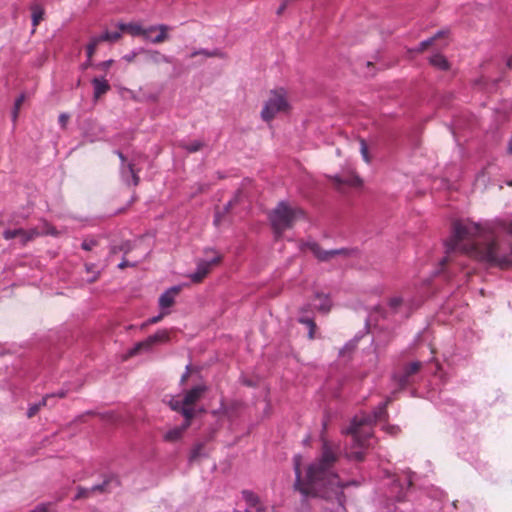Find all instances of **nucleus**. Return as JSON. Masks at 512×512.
<instances>
[{"instance_id":"nucleus-1","label":"nucleus","mask_w":512,"mask_h":512,"mask_svg":"<svg viewBox=\"0 0 512 512\" xmlns=\"http://www.w3.org/2000/svg\"><path fill=\"white\" fill-rule=\"evenodd\" d=\"M445 246L448 253L458 251L491 266L512 268V219H457Z\"/></svg>"},{"instance_id":"nucleus-2","label":"nucleus","mask_w":512,"mask_h":512,"mask_svg":"<svg viewBox=\"0 0 512 512\" xmlns=\"http://www.w3.org/2000/svg\"><path fill=\"white\" fill-rule=\"evenodd\" d=\"M339 447L322 437L320 457L309 465L305 480L301 479L302 456H294L296 475L295 488L305 496L320 497L333 502L335 507L331 512H346L343 488L358 485L357 481H342L333 471L338 459Z\"/></svg>"},{"instance_id":"nucleus-3","label":"nucleus","mask_w":512,"mask_h":512,"mask_svg":"<svg viewBox=\"0 0 512 512\" xmlns=\"http://www.w3.org/2000/svg\"><path fill=\"white\" fill-rule=\"evenodd\" d=\"M390 398L380 403L371 413H360L354 416L350 426L343 432L352 436V445L346 450L350 460L362 461L364 450L370 445L373 424L387 415L386 407Z\"/></svg>"},{"instance_id":"nucleus-4","label":"nucleus","mask_w":512,"mask_h":512,"mask_svg":"<svg viewBox=\"0 0 512 512\" xmlns=\"http://www.w3.org/2000/svg\"><path fill=\"white\" fill-rule=\"evenodd\" d=\"M303 211L298 207H292L285 201H280L269 213V220L277 238L283 232L291 228L294 222L303 217Z\"/></svg>"},{"instance_id":"nucleus-5","label":"nucleus","mask_w":512,"mask_h":512,"mask_svg":"<svg viewBox=\"0 0 512 512\" xmlns=\"http://www.w3.org/2000/svg\"><path fill=\"white\" fill-rule=\"evenodd\" d=\"M287 108L288 102L285 91L283 89L272 91L261 111V117L264 121H270L277 113L285 111Z\"/></svg>"},{"instance_id":"nucleus-6","label":"nucleus","mask_w":512,"mask_h":512,"mask_svg":"<svg viewBox=\"0 0 512 512\" xmlns=\"http://www.w3.org/2000/svg\"><path fill=\"white\" fill-rule=\"evenodd\" d=\"M213 253V256L206 259H198L196 261V270L189 274L188 277L193 283H200L212 270V267L220 263L221 255L213 249H205V253Z\"/></svg>"},{"instance_id":"nucleus-7","label":"nucleus","mask_w":512,"mask_h":512,"mask_svg":"<svg viewBox=\"0 0 512 512\" xmlns=\"http://www.w3.org/2000/svg\"><path fill=\"white\" fill-rule=\"evenodd\" d=\"M169 341V332L167 330H158L155 334L150 335L145 340L135 344L130 350V355H136L141 351H150L156 344L166 343Z\"/></svg>"},{"instance_id":"nucleus-8","label":"nucleus","mask_w":512,"mask_h":512,"mask_svg":"<svg viewBox=\"0 0 512 512\" xmlns=\"http://www.w3.org/2000/svg\"><path fill=\"white\" fill-rule=\"evenodd\" d=\"M243 500L246 502L244 511L235 510L233 512H275L274 507H266L262 504L259 496L251 490H243L241 492Z\"/></svg>"},{"instance_id":"nucleus-9","label":"nucleus","mask_w":512,"mask_h":512,"mask_svg":"<svg viewBox=\"0 0 512 512\" xmlns=\"http://www.w3.org/2000/svg\"><path fill=\"white\" fill-rule=\"evenodd\" d=\"M309 249L311 252L320 260V261H328L332 259L335 256L341 255V256H350L355 251L347 248H341V249H332V250H322L320 246L317 243H309L308 244Z\"/></svg>"},{"instance_id":"nucleus-10","label":"nucleus","mask_w":512,"mask_h":512,"mask_svg":"<svg viewBox=\"0 0 512 512\" xmlns=\"http://www.w3.org/2000/svg\"><path fill=\"white\" fill-rule=\"evenodd\" d=\"M112 483L117 485L118 481L114 477H108L101 484L94 485L91 488L78 487L75 499L88 498L94 493L108 492Z\"/></svg>"},{"instance_id":"nucleus-11","label":"nucleus","mask_w":512,"mask_h":512,"mask_svg":"<svg viewBox=\"0 0 512 512\" xmlns=\"http://www.w3.org/2000/svg\"><path fill=\"white\" fill-rule=\"evenodd\" d=\"M170 30L171 27L166 24L150 25L148 26V36L146 37V41L153 44L162 43L169 38L168 32Z\"/></svg>"},{"instance_id":"nucleus-12","label":"nucleus","mask_w":512,"mask_h":512,"mask_svg":"<svg viewBox=\"0 0 512 512\" xmlns=\"http://www.w3.org/2000/svg\"><path fill=\"white\" fill-rule=\"evenodd\" d=\"M422 366V362L414 361L406 365L403 372L395 375L394 378L400 387H405L410 382V377L417 373Z\"/></svg>"},{"instance_id":"nucleus-13","label":"nucleus","mask_w":512,"mask_h":512,"mask_svg":"<svg viewBox=\"0 0 512 512\" xmlns=\"http://www.w3.org/2000/svg\"><path fill=\"white\" fill-rule=\"evenodd\" d=\"M181 286H172L164 291L158 300L160 310L169 311V308L174 304L175 297L180 292Z\"/></svg>"},{"instance_id":"nucleus-14","label":"nucleus","mask_w":512,"mask_h":512,"mask_svg":"<svg viewBox=\"0 0 512 512\" xmlns=\"http://www.w3.org/2000/svg\"><path fill=\"white\" fill-rule=\"evenodd\" d=\"M118 27L120 31L127 32L133 37L142 36L145 40L148 36V27H143L138 22H130V23H118Z\"/></svg>"},{"instance_id":"nucleus-15","label":"nucleus","mask_w":512,"mask_h":512,"mask_svg":"<svg viewBox=\"0 0 512 512\" xmlns=\"http://www.w3.org/2000/svg\"><path fill=\"white\" fill-rule=\"evenodd\" d=\"M94 99H99L110 90V84L104 77H95L92 79Z\"/></svg>"},{"instance_id":"nucleus-16","label":"nucleus","mask_w":512,"mask_h":512,"mask_svg":"<svg viewBox=\"0 0 512 512\" xmlns=\"http://www.w3.org/2000/svg\"><path fill=\"white\" fill-rule=\"evenodd\" d=\"M30 10H31V20H32V26H33L32 33H34L36 30V27L44 19L45 9L41 4L35 2L30 5Z\"/></svg>"},{"instance_id":"nucleus-17","label":"nucleus","mask_w":512,"mask_h":512,"mask_svg":"<svg viewBox=\"0 0 512 512\" xmlns=\"http://www.w3.org/2000/svg\"><path fill=\"white\" fill-rule=\"evenodd\" d=\"M206 387L204 385H197L186 392V394L183 397L184 404L186 405H193L196 403L203 393L205 392Z\"/></svg>"},{"instance_id":"nucleus-18","label":"nucleus","mask_w":512,"mask_h":512,"mask_svg":"<svg viewBox=\"0 0 512 512\" xmlns=\"http://www.w3.org/2000/svg\"><path fill=\"white\" fill-rule=\"evenodd\" d=\"M55 395H57L58 397L62 398V397L65 396V392L60 391L57 394L46 395L38 403L29 405L28 410H27V417L28 418H32L33 416H35L42 406H46L47 405L49 398H51V397H53Z\"/></svg>"},{"instance_id":"nucleus-19","label":"nucleus","mask_w":512,"mask_h":512,"mask_svg":"<svg viewBox=\"0 0 512 512\" xmlns=\"http://www.w3.org/2000/svg\"><path fill=\"white\" fill-rule=\"evenodd\" d=\"M121 177H122L123 181L128 185L132 184V185L136 186L139 183V176L134 171L131 164H128L126 167H124V166L122 167Z\"/></svg>"},{"instance_id":"nucleus-20","label":"nucleus","mask_w":512,"mask_h":512,"mask_svg":"<svg viewBox=\"0 0 512 512\" xmlns=\"http://www.w3.org/2000/svg\"><path fill=\"white\" fill-rule=\"evenodd\" d=\"M140 51H143L144 53H146L147 55V60L152 62V63H155V64H159V63H171V58L160 53L159 51L157 50H144V49H140Z\"/></svg>"},{"instance_id":"nucleus-21","label":"nucleus","mask_w":512,"mask_h":512,"mask_svg":"<svg viewBox=\"0 0 512 512\" xmlns=\"http://www.w3.org/2000/svg\"><path fill=\"white\" fill-rule=\"evenodd\" d=\"M315 300L318 301V303L315 304V307L319 311H321L323 313L329 312V310L331 308V301H330V298L328 297V295L316 293Z\"/></svg>"},{"instance_id":"nucleus-22","label":"nucleus","mask_w":512,"mask_h":512,"mask_svg":"<svg viewBox=\"0 0 512 512\" xmlns=\"http://www.w3.org/2000/svg\"><path fill=\"white\" fill-rule=\"evenodd\" d=\"M19 230L23 232L18 234V237L20 238V241L23 245L40 235L39 231L35 228L29 230L19 228Z\"/></svg>"},{"instance_id":"nucleus-23","label":"nucleus","mask_w":512,"mask_h":512,"mask_svg":"<svg viewBox=\"0 0 512 512\" xmlns=\"http://www.w3.org/2000/svg\"><path fill=\"white\" fill-rule=\"evenodd\" d=\"M430 63L440 70H447L449 68L448 61L441 54H434L430 57Z\"/></svg>"},{"instance_id":"nucleus-24","label":"nucleus","mask_w":512,"mask_h":512,"mask_svg":"<svg viewBox=\"0 0 512 512\" xmlns=\"http://www.w3.org/2000/svg\"><path fill=\"white\" fill-rule=\"evenodd\" d=\"M183 434L184 432L179 426L174 427L164 434V440L167 442H176L182 438Z\"/></svg>"},{"instance_id":"nucleus-25","label":"nucleus","mask_w":512,"mask_h":512,"mask_svg":"<svg viewBox=\"0 0 512 512\" xmlns=\"http://www.w3.org/2000/svg\"><path fill=\"white\" fill-rule=\"evenodd\" d=\"M299 322L304 324L308 328V338L314 339L315 337V330H316V324L313 319L308 317H300Z\"/></svg>"},{"instance_id":"nucleus-26","label":"nucleus","mask_w":512,"mask_h":512,"mask_svg":"<svg viewBox=\"0 0 512 512\" xmlns=\"http://www.w3.org/2000/svg\"><path fill=\"white\" fill-rule=\"evenodd\" d=\"M299 322L304 324L308 328V338L314 339L315 337V330H316V324L313 319L308 317H300Z\"/></svg>"},{"instance_id":"nucleus-27","label":"nucleus","mask_w":512,"mask_h":512,"mask_svg":"<svg viewBox=\"0 0 512 512\" xmlns=\"http://www.w3.org/2000/svg\"><path fill=\"white\" fill-rule=\"evenodd\" d=\"M389 306L393 310H397L402 307H409L410 304L408 300L403 299L402 297H393L389 301Z\"/></svg>"},{"instance_id":"nucleus-28","label":"nucleus","mask_w":512,"mask_h":512,"mask_svg":"<svg viewBox=\"0 0 512 512\" xmlns=\"http://www.w3.org/2000/svg\"><path fill=\"white\" fill-rule=\"evenodd\" d=\"M181 146L189 153H194L199 151L203 146L204 143L201 140H194L190 143L181 144Z\"/></svg>"},{"instance_id":"nucleus-29","label":"nucleus","mask_w":512,"mask_h":512,"mask_svg":"<svg viewBox=\"0 0 512 512\" xmlns=\"http://www.w3.org/2000/svg\"><path fill=\"white\" fill-rule=\"evenodd\" d=\"M100 42H102V41L99 36H95V37L91 38L90 42L88 43V45L86 47V53H87L88 60L91 59V57L93 56V54L96 50V47L98 46V44Z\"/></svg>"},{"instance_id":"nucleus-30","label":"nucleus","mask_w":512,"mask_h":512,"mask_svg":"<svg viewBox=\"0 0 512 512\" xmlns=\"http://www.w3.org/2000/svg\"><path fill=\"white\" fill-rule=\"evenodd\" d=\"M99 37H100L101 41L114 42V41H117L118 39H120L121 32L120 31H114V32L106 31V32L102 33L101 35H99Z\"/></svg>"},{"instance_id":"nucleus-31","label":"nucleus","mask_w":512,"mask_h":512,"mask_svg":"<svg viewBox=\"0 0 512 512\" xmlns=\"http://www.w3.org/2000/svg\"><path fill=\"white\" fill-rule=\"evenodd\" d=\"M443 34H444L443 31H439L434 37H431V38H428L426 40H423L422 42L419 43L417 51H424L428 46H430L434 42V40L437 37H440Z\"/></svg>"},{"instance_id":"nucleus-32","label":"nucleus","mask_w":512,"mask_h":512,"mask_svg":"<svg viewBox=\"0 0 512 512\" xmlns=\"http://www.w3.org/2000/svg\"><path fill=\"white\" fill-rule=\"evenodd\" d=\"M198 55H204L206 57H214V56L219 55V51L218 50L209 51L207 49H199V50L193 51L191 53L190 57L193 58V57H196Z\"/></svg>"},{"instance_id":"nucleus-33","label":"nucleus","mask_w":512,"mask_h":512,"mask_svg":"<svg viewBox=\"0 0 512 512\" xmlns=\"http://www.w3.org/2000/svg\"><path fill=\"white\" fill-rule=\"evenodd\" d=\"M94 268H95L94 264H86L85 265V269H86L87 273L92 274V276L90 278H88V282H90V283L96 281L100 275V272L95 271Z\"/></svg>"},{"instance_id":"nucleus-34","label":"nucleus","mask_w":512,"mask_h":512,"mask_svg":"<svg viewBox=\"0 0 512 512\" xmlns=\"http://www.w3.org/2000/svg\"><path fill=\"white\" fill-rule=\"evenodd\" d=\"M180 412L184 416V418H187V420L188 419L192 420V418L194 417V414H195L193 405H186V404H184V406L182 407Z\"/></svg>"},{"instance_id":"nucleus-35","label":"nucleus","mask_w":512,"mask_h":512,"mask_svg":"<svg viewBox=\"0 0 512 512\" xmlns=\"http://www.w3.org/2000/svg\"><path fill=\"white\" fill-rule=\"evenodd\" d=\"M169 406L174 411H181L182 407L184 406V400H180L178 398H171L169 401Z\"/></svg>"},{"instance_id":"nucleus-36","label":"nucleus","mask_w":512,"mask_h":512,"mask_svg":"<svg viewBox=\"0 0 512 512\" xmlns=\"http://www.w3.org/2000/svg\"><path fill=\"white\" fill-rule=\"evenodd\" d=\"M98 242L97 240L91 238V239H85L82 244H81V247L82 249L86 250V251H90L92 250L95 246H97Z\"/></svg>"},{"instance_id":"nucleus-37","label":"nucleus","mask_w":512,"mask_h":512,"mask_svg":"<svg viewBox=\"0 0 512 512\" xmlns=\"http://www.w3.org/2000/svg\"><path fill=\"white\" fill-rule=\"evenodd\" d=\"M19 233H22L19 229H8V230H5L3 232V237L6 239V240H11L13 238H16L18 237V234Z\"/></svg>"},{"instance_id":"nucleus-38","label":"nucleus","mask_w":512,"mask_h":512,"mask_svg":"<svg viewBox=\"0 0 512 512\" xmlns=\"http://www.w3.org/2000/svg\"><path fill=\"white\" fill-rule=\"evenodd\" d=\"M168 314H169V311L160 310V313L158 315L153 316L148 319V323L156 324V323L160 322L164 318V316H166Z\"/></svg>"},{"instance_id":"nucleus-39","label":"nucleus","mask_w":512,"mask_h":512,"mask_svg":"<svg viewBox=\"0 0 512 512\" xmlns=\"http://www.w3.org/2000/svg\"><path fill=\"white\" fill-rule=\"evenodd\" d=\"M360 148H361V154H362L363 159L368 163L369 162L368 149H367V145L364 140L360 141Z\"/></svg>"},{"instance_id":"nucleus-40","label":"nucleus","mask_w":512,"mask_h":512,"mask_svg":"<svg viewBox=\"0 0 512 512\" xmlns=\"http://www.w3.org/2000/svg\"><path fill=\"white\" fill-rule=\"evenodd\" d=\"M140 52H141V51H140V49H138V50L134 49V50H132L130 53H128V54H126V55H124L123 59H124L125 61H127V62H132V61L135 59V57H136Z\"/></svg>"},{"instance_id":"nucleus-41","label":"nucleus","mask_w":512,"mask_h":512,"mask_svg":"<svg viewBox=\"0 0 512 512\" xmlns=\"http://www.w3.org/2000/svg\"><path fill=\"white\" fill-rule=\"evenodd\" d=\"M68 119H69V115L66 114V113H62L59 115V124L62 126V127H65L67 122H68Z\"/></svg>"},{"instance_id":"nucleus-42","label":"nucleus","mask_w":512,"mask_h":512,"mask_svg":"<svg viewBox=\"0 0 512 512\" xmlns=\"http://www.w3.org/2000/svg\"><path fill=\"white\" fill-rule=\"evenodd\" d=\"M158 100V95L157 94H151V95H148L147 94H143L142 95V101H151V102H156Z\"/></svg>"},{"instance_id":"nucleus-43","label":"nucleus","mask_w":512,"mask_h":512,"mask_svg":"<svg viewBox=\"0 0 512 512\" xmlns=\"http://www.w3.org/2000/svg\"><path fill=\"white\" fill-rule=\"evenodd\" d=\"M384 429L391 435H396L400 430L398 426H386Z\"/></svg>"},{"instance_id":"nucleus-44","label":"nucleus","mask_w":512,"mask_h":512,"mask_svg":"<svg viewBox=\"0 0 512 512\" xmlns=\"http://www.w3.org/2000/svg\"><path fill=\"white\" fill-rule=\"evenodd\" d=\"M113 63V60H107V61H103L99 64H97V67L100 68V69H103V70H107L111 64Z\"/></svg>"},{"instance_id":"nucleus-45","label":"nucleus","mask_w":512,"mask_h":512,"mask_svg":"<svg viewBox=\"0 0 512 512\" xmlns=\"http://www.w3.org/2000/svg\"><path fill=\"white\" fill-rule=\"evenodd\" d=\"M24 95H20L16 100H15V103H14V107H16V110H19L20 109V106L21 104L23 103L24 101Z\"/></svg>"},{"instance_id":"nucleus-46","label":"nucleus","mask_w":512,"mask_h":512,"mask_svg":"<svg viewBox=\"0 0 512 512\" xmlns=\"http://www.w3.org/2000/svg\"><path fill=\"white\" fill-rule=\"evenodd\" d=\"M190 425H191V420L190 419L187 420V418H185L184 423L181 426H179V427L181 428V430L183 432H185Z\"/></svg>"},{"instance_id":"nucleus-47","label":"nucleus","mask_w":512,"mask_h":512,"mask_svg":"<svg viewBox=\"0 0 512 512\" xmlns=\"http://www.w3.org/2000/svg\"><path fill=\"white\" fill-rule=\"evenodd\" d=\"M134 264H130L127 260H123L118 264L119 269H123L128 266H133Z\"/></svg>"},{"instance_id":"nucleus-48","label":"nucleus","mask_w":512,"mask_h":512,"mask_svg":"<svg viewBox=\"0 0 512 512\" xmlns=\"http://www.w3.org/2000/svg\"><path fill=\"white\" fill-rule=\"evenodd\" d=\"M129 94H130V97L134 100V101H142V97H139L138 95H136V93L132 90H129Z\"/></svg>"},{"instance_id":"nucleus-49","label":"nucleus","mask_w":512,"mask_h":512,"mask_svg":"<svg viewBox=\"0 0 512 512\" xmlns=\"http://www.w3.org/2000/svg\"><path fill=\"white\" fill-rule=\"evenodd\" d=\"M201 449V446H198L197 448H195L192 453H191V460L192 459H195L198 455H199V451Z\"/></svg>"},{"instance_id":"nucleus-50","label":"nucleus","mask_w":512,"mask_h":512,"mask_svg":"<svg viewBox=\"0 0 512 512\" xmlns=\"http://www.w3.org/2000/svg\"><path fill=\"white\" fill-rule=\"evenodd\" d=\"M189 374V366L186 367V372L181 377V382H184Z\"/></svg>"},{"instance_id":"nucleus-51","label":"nucleus","mask_w":512,"mask_h":512,"mask_svg":"<svg viewBox=\"0 0 512 512\" xmlns=\"http://www.w3.org/2000/svg\"><path fill=\"white\" fill-rule=\"evenodd\" d=\"M286 8V3H283L277 10V14H281Z\"/></svg>"},{"instance_id":"nucleus-52","label":"nucleus","mask_w":512,"mask_h":512,"mask_svg":"<svg viewBox=\"0 0 512 512\" xmlns=\"http://www.w3.org/2000/svg\"><path fill=\"white\" fill-rule=\"evenodd\" d=\"M18 112H19V110H16V107H14L13 112H12V117H13L14 121L16 120V118L18 116Z\"/></svg>"},{"instance_id":"nucleus-53","label":"nucleus","mask_w":512,"mask_h":512,"mask_svg":"<svg viewBox=\"0 0 512 512\" xmlns=\"http://www.w3.org/2000/svg\"><path fill=\"white\" fill-rule=\"evenodd\" d=\"M117 154H118V156H119V158H120V160H121L122 164H124V162H125V156L123 155V153H122V152H120V151H117Z\"/></svg>"},{"instance_id":"nucleus-54","label":"nucleus","mask_w":512,"mask_h":512,"mask_svg":"<svg viewBox=\"0 0 512 512\" xmlns=\"http://www.w3.org/2000/svg\"><path fill=\"white\" fill-rule=\"evenodd\" d=\"M152 323H148V320L141 324L140 328L145 329L148 325H151Z\"/></svg>"},{"instance_id":"nucleus-55","label":"nucleus","mask_w":512,"mask_h":512,"mask_svg":"<svg viewBox=\"0 0 512 512\" xmlns=\"http://www.w3.org/2000/svg\"><path fill=\"white\" fill-rule=\"evenodd\" d=\"M152 323H148V320L141 324L140 328L145 329L148 325H151Z\"/></svg>"},{"instance_id":"nucleus-56","label":"nucleus","mask_w":512,"mask_h":512,"mask_svg":"<svg viewBox=\"0 0 512 512\" xmlns=\"http://www.w3.org/2000/svg\"><path fill=\"white\" fill-rule=\"evenodd\" d=\"M47 234H51V235H56V231L54 228H51L49 230L46 231Z\"/></svg>"},{"instance_id":"nucleus-57","label":"nucleus","mask_w":512,"mask_h":512,"mask_svg":"<svg viewBox=\"0 0 512 512\" xmlns=\"http://www.w3.org/2000/svg\"><path fill=\"white\" fill-rule=\"evenodd\" d=\"M412 485V478L411 476H409L408 480H407V486H411Z\"/></svg>"},{"instance_id":"nucleus-58","label":"nucleus","mask_w":512,"mask_h":512,"mask_svg":"<svg viewBox=\"0 0 512 512\" xmlns=\"http://www.w3.org/2000/svg\"><path fill=\"white\" fill-rule=\"evenodd\" d=\"M404 499V496L401 495V496H397V501H402Z\"/></svg>"},{"instance_id":"nucleus-59","label":"nucleus","mask_w":512,"mask_h":512,"mask_svg":"<svg viewBox=\"0 0 512 512\" xmlns=\"http://www.w3.org/2000/svg\"><path fill=\"white\" fill-rule=\"evenodd\" d=\"M218 221H219V218H218V216H216L215 220H214L215 224H218Z\"/></svg>"}]
</instances>
